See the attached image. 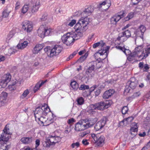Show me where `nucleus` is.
<instances>
[{"instance_id": "f257e3e1", "label": "nucleus", "mask_w": 150, "mask_h": 150, "mask_svg": "<svg viewBox=\"0 0 150 150\" xmlns=\"http://www.w3.org/2000/svg\"><path fill=\"white\" fill-rule=\"evenodd\" d=\"M89 23L88 18H84L82 17L75 25L74 29L76 31L78 30L85 31L87 29V26Z\"/></svg>"}, {"instance_id": "f03ea898", "label": "nucleus", "mask_w": 150, "mask_h": 150, "mask_svg": "<svg viewBox=\"0 0 150 150\" xmlns=\"http://www.w3.org/2000/svg\"><path fill=\"white\" fill-rule=\"evenodd\" d=\"M44 50L49 57H52L58 55L61 52L62 48L59 45H56L52 49L47 47L45 48Z\"/></svg>"}, {"instance_id": "7ed1b4c3", "label": "nucleus", "mask_w": 150, "mask_h": 150, "mask_svg": "<svg viewBox=\"0 0 150 150\" xmlns=\"http://www.w3.org/2000/svg\"><path fill=\"white\" fill-rule=\"evenodd\" d=\"M146 30V28L144 26L141 25L134 31V34L132 35V38H135V41L136 43H137V39L139 38H140L141 40L143 39L144 33Z\"/></svg>"}, {"instance_id": "20e7f679", "label": "nucleus", "mask_w": 150, "mask_h": 150, "mask_svg": "<svg viewBox=\"0 0 150 150\" xmlns=\"http://www.w3.org/2000/svg\"><path fill=\"white\" fill-rule=\"evenodd\" d=\"M51 31V29L45 25H41L37 31L38 35L41 38H44L48 35Z\"/></svg>"}, {"instance_id": "39448f33", "label": "nucleus", "mask_w": 150, "mask_h": 150, "mask_svg": "<svg viewBox=\"0 0 150 150\" xmlns=\"http://www.w3.org/2000/svg\"><path fill=\"white\" fill-rule=\"evenodd\" d=\"M59 137L57 136H50L47 138V141L43 143L44 147H49L50 146L54 145L60 140Z\"/></svg>"}, {"instance_id": "423d86ee", "label": "nucleus", "mask_w": 150, "mask_h": 150, "mask_svg": "<svg viewBox=\"0 0 150 150\" xmlns=\"http://www.w3.org/2000/svg\"><path fill=\"white\" fill-rule=\"evenodd\" d=\"M138 83V81L136 80L134 77L131 78L130 80L127 83V85L126 86L125 89V91L127 93L129 92L130 88L132 89H134L137 86Z\"/></svg>"}, {"instance_id": "0eeeda50", "label": "nucleus", "mask_w": 150, "mask_h": 150, "mask_svg": "<svg viewBox=\"0 0 150 150\" xmlns=\"http://www.w3.org/2000/svg\"><path fill=\"white\" fill-rule=\"evenodd\" d=\"M92 141L96 143L98 146H102L104 144L105 138L103 136H100L98 134H91Z\"/></svg>"}, {"instance_id": "6e6552de", "label": "nucleus", "mask_w": 150, "mask_h": 150, "mask_svg": "<svg viewBox=\"0 0 150 150\" xmlns=\"http://www.w3.org/2000/svg\"><path fill=\"white\" fill-rule=\"evenodd\" d=\"M9 130V129H7L6 127L4 128L3 130V132L1 134L0 137V142L1 143H3L6 144L8 141L11 135Z\"/></svg>"}, {"instance_id": "1a4fd4ad", "label": "nucleus", "mask_w": 150, "mask_h": 150, "mask_svg": "<svg viewBox=\"0 0 150 150\" xmlns=\"http://www.w3.org/2000/svg\"><path fill=\"white\" fill-rule=\"evenodd\" d=\"M73 34L70 33L64 35L62 37V42L66 45H70L73 43L74 40L73 38Z\"/></svg>"}, {"instance_id": "9d476101", "label": "nucleus", "mask_w": 150, "mask_h": 150, "mask_svg": "<svg viewBox=\"0 0 150 150\" xmlns=\"http://www.w3.org/2000/svg\"><path fill=\"white\" fill-rule=\"evenodd\" d=\"M11 77V75L9 73L0 76V88L6 87L10 81Z\"/></svg>"}, {"instance_id": "9b49d317", "label": "nucleus", "mask_w": 150, "mask_h": 150, "mask_svg": "<svg viewBox=\"0 0 150 150\" xmlns=\"http://www.w3.org/2000/svg\"><path fill=\"white\" fill-rule=\"evenodd\" d=\"M142 47L141 45L138 46L136 47L134 51L131 53L130 56L128 57V59L129 61H131L130 59L131 57H134L139 56V54L142 52Z\"/></svg>"}, {"instance_id": "f8f14e48", "label": "nucleus", "mask_w": 150, "mask_h": 150, "mask_svg": "<svg viewBox=\"0 0 150 150\" xmlns=\"http://www.w3.org/2000/svg\"><path fill=\"white\" fill-rule=\"evenodd\" d=\"M110 106L108 101H106L105 102H101L96 103L97 109L99 110H103L107 108Z\"/></svg>"}, {"instance_id": "ddd939ff", "label": "nucleus", "mask_w": 150, "mask_h": 150, "mask_svg": "<svg viewBox=\"0 0 150 150\" xmlns=\"http://www.w3.org/2000/svg\"><path fill=\"white\" fill-rule=\"evenodd\" d=\"M106 123V118H104L102 119L95 125L94 126L95 130L96 131L100 130L104 127Z\"/></svg>"}, {"instance_id": "4468645a", "label": "nucleus", "mask_w": 150, "mask_h": 150, "mask_svg": "<svg viewBox=\"0 0 150 150\" xmlns=\"http://www.w3.org/2000/svg\"><path fill=\"white\" fill-rule=\"evenodd\" d=\"M22 24V28L25 31L29 33L32 30L33 25L28 21H25Z\"/></svg>"}, {"instance_id": "2eb2a0df", "label": "nucleus", "mask_w": 150, "mask_h": 150, "mask_svg": "<svg viewBox=\"0 0 150 150\" xmlns=\"http://www.w3.org/2000/svg\"><path fill=\"white\" fill-rule=\"evenodd\" d=\"M125 13L123 12L122 14L120 15L115 14L110 19L111 22L112 24L116 25L117 22L118 21L122 18L124 16Z\"/></svg>"}, {"instance_id": "dca6fc26", "label": "nucleus", "mask_w": 150, "mask_h": 150, "mask_svg": "<svg viewBox=\"0 0 150 150\" xmlns=\"http://www.w3.org/2000/svg\"><path fill=\"white\" fill-rule=\"evenodd\" d=\"M89 65L92 67L94 70H96L100 68L102 66V63L100 62L95 61L90 62L88 64Z\"/></svg>"}, {"instance_id": "f3484780", "label": "nucleus", "mask_w": 150, "mask_h": 150, "mask_svg": "<svg viewBox=\"0 0 150 150\" xmlns=\"http://www.w3.org/2000/svg\"><path fill=\"white\" fill-rule=\"evenodd\" d=\"M7 96V93L6 92H3L0 95V107L4 105L6 103Z\"/></svg>"}, {"instance_id": "a211bd4d", "label": "nucleus", "mask_w": 150, "mask_h": 150, "mask_svg": "<svg viewBox=\"0 0 150 150\" xmlns=\"http://www.w3.org/2000/svg\"><path fill=\"white\" fill-rule=\"evenodd\" d=\"M93 9L91 6H89L87 8H86L81 13V15L83 16L84 18H88L87 16L93 11Z\"/></svg>"}, {"instance_id": "6ab92c4d", "label": "nucleus", "mask_w": 150, "mask_h": 150, "mask_svg": "<svg viewBox=\"0 0 150 150\" xmlns=\"http://www.w3.org/2000/svg\"><path fill=\"white\" fill-rule=\"evenodd\" d=\"M44 115H41V116H38L36 117V120L38 121L39 123L41 124H43V125H48L49 124H47L46 122L47 120V119L43 116Z\"/></svg>"}, {"instance_id": "aec40b11", "label": "nucleus", "mask_w": 150, "mask_h": 150, "mask_svg": "<svg viewBox=\"0 0 150 150\" xmlns=\"http://www.w3.org/2000/svg\"><path fill=\"white\" fill-rule=\"evenodd\" d=\"M115 92L114 90L112 89H109L105 91L103 95V98L104 99H107L110 97Z\"/></svg>"}, {"instance_id": "412c9836", "label": "nucleus", "mask_w": 150, "mask_h": 150, "mask_svg": "<svg viewBox=\"0 0 150 150\" xmlns=\"http://www.w3.org/2000/svg\"><path fill=\"white\" fill-rule=\"evenodd\" d=\"M87 128L86 125H83L78 122L76 124L75 130L77 131H80L84 130Z\"/></svg>"}, {"instance_id": "4be33fe9", "label": "nucleus", "mask_w": 150, "mask_h": 150, "mask_svg": "<svg viewBox=\"0 0 150 150\" xmlns=\"http://www.w3.org/2000/svg\"><path fill=\"white\" fill-rule=\"evenodd\" d=\"M139 68L144 72H147L150 68L149 66L147 64H144L143 62H140L139 64Z\"/></svg>"}, {"instance_id": "5701e85b", "label": "nucleus", "mask_w": 150, "mask_h": 150, "mask_svg": "<svg viewBox=\"0 0 150 150\" xmlns=\"http://www.w3.org/2000/svg\"><path fill=\"white\" fill-rule=\"evenodd\" d=\"M98 119L97 118H90L87 120V123L86 124V127L87 128L92 127L97 121Z\"/></svg>"}, {"instance_id": "b1692460", "label": "nucleus", "mask_w": 150, "mask_h": 150, "mask_svg": "<svg viewBox=\"0 0 150 150\" xmlns=\"http://www.w3.org/2000/svg\"><path fill=\"white\" fill-rule=\"evenodd\" d=\"M43 108L42 107H38L36 108L35 111L34 112L36 120V117L38 116L43 115Z\"/></svg>"}, {"instance_id": "393cba45", "label": "nucleus", "mask_w": 150, "mask_h": 150, "mask_svg": "<svg viewBox=\"0 0 150 150\" xmlns=\"http://www.w3.org/2000/svg\"><path fill=\"white\" fill-rule=\"evenodd\" d=\"M134 119V117H130L125 119H124L123 120L120 122V125L123 126L125 124L126 125L130 123Z\"/></svg>"}, {"instance_id": "a878e982", "label": "nucleus", "mask_w": 150, "mask_h": 150, "mask_svg": "<svg viewBox=\"0 0 150 150\" xmlns=\"http://www.w3.org/2000/svg\"><path fill=\"white\" fill-rule=\"evenodd\" d=\"M149 54H150V45L147 46V47L145 49V52H143V53H142V54L139 56V57L140 58L141 57H143L142 58V59H144V57H147Z\"/></svg>"}, {"instance_id": "bb28decb", "label": "nucleus", "mask_w": 150, "mask_h": 150, "mask_svg": "<svg viewBox=\"0 0 150 150\" xmlns=\"http://www.w3.org/2000/svg\"><path fill=\"white\" fill-rule=\"evenodd\" d=\"M43 48V45L42 44H37L34 47L33 50V53L34 54H36L42 50Z\"/></svg>"}, {"instance_id": "cd10ccee", "label": "nucleus", "mask_w": 150, "mask_h": 150, "mask_svg": "<svg viewBox=\"0 0 150 150\" xmlns=\"http://www.w3.org/2000/svg\"><path fill=\"white\" fill-rule=\"evenodd\" d=\"M33 139V138L32 137H24L22 138L21 139V141L23 143L27 144L31 143Z\"/></svg>"}, {"instance_id": "c85d7f7f", "label": "nucleus", "mask_w": 150, "mask_h": 150, "mask_svg": "<svg viewBox=\"0 0 150 150\" xmlns=\"http://www.w3.org/2000/svg\"><path fill=\"white\" fill-rule=\"evenodd\" d=\"M27 41H25L23 42L19 43L17 46V47L19 49H23L25 48L28 45Z\"/></svg>"}, {"instance_id": "c756f323", "label": "nucleus", "mask_w": 150, "mask_h": 150, "mask_svg": "<svg viewBox=\"0 0 150 150\" xmlns=\"http://www.w3.org/2000/svg\"><path fill=\"white\" fill-rule=\"evenodd\" d=\"M120 37H119V38L124 35L127 39L131 36V32L129 30H127L124 32L120 33Z\"/></svg>"}, {"instance_id": "7c9ffc66", "label": "nucleus", "mask_w": 150, "mask_h": 150, "mask_svg": "<svg viewBox=\"0 0 150 150\" xmlns=\"http://www.w3.org/2000/svg\"><path fill=\"white\" fill-rule=\"evenodd\" d=\"M105 45V43L103 42V41H101L100 42L94 43L93 45V48H95L99 46L103 47Z\"/></svg>"}, {"instance_id": "2f4dec72", "label": "nucleus", "mask_w": 150, "mask_h": 150, "mask_svg": "<svg viewBox=\"0 0 150 150\" xmlns=\"http://www.w3.org/2000/svg\"><path fill=\"white\" fill-rule=\"evenodd\" d=\"M107 49H101V50H99L98 53H99L100 55H105L104 58L103 59L104 60L105 58H106L107 56Z\"/></svg>"}, {"instance_id": "473e14b6", "label": "nucleus", "mask_w": 150, "mask_h": 150, "mask_svg": "<svg viewBox=\"0 0 150 150\" xmlns=\"http://www.w3.org/2000/svg\"><path fill=\"white\" fill-rule=\"evenodd\" d=\"M70 84L71 87L75 90H77L79 87L78 84L76 81L71 82Z\"/></svg>"}, {"instance_id": "72a5a7b5", "label": "nucleus", "mask_w": 150, "mask_h": 150, "mask_svg": "<svg viewBox=\"0 0 150 150\" xmlns=\"http://www.w3.org/2000/svg\"><path fill=\"white\" fill-rule=\"evenodd\" d=\"M89 67L86 70V74L88 75H91V73L93 71H94V69L91 67L90 66L88 65Z\"/></svg>"}, {"instance_id": "f704fd0d", "label": "nucleus", "mask_w": 150, "mask_h": 150, "mask_svg": "<svg viewBox=\"0 0 150 150\" xmlns=\"http://www.w3.org/2000/svg\"><path fill=\"white\" fill-rule=\"evenodd\" d=\"M15 32L14 30H12L10 31L7 36V39L8 40H10L14 35Z\"/></svg>"}, {"instance_id": "c9c22d12", "label": "nucleus", "mask_w": 150, "mask_h": 150, "mask_svg": "<svg viewBox=\"0 0 150 150\" xmlns=\"http://www.w3.org/2000/svg\"><path fill=\"white\" fill-rule=\"evenodd\" d=\"M43 108V115H46L50 111V109L49 107H47L46 108L42 106Z\"/></svg>"}, {"instance_id": "e433bc0d", "label": "nucleus", "mask_w": 150, "mask_h": 150, "mask_svg": "<svg viewBox=\"0 0 150 150\" xmlns=\"http://www.w3.org/2000/svg\"><path fill=\"white\" fill-rule=\"evenodd\" d=\"M39 7V6L38 4H35L32 7L31 9L32 12L33 13L37 11H38Z\"/></svg>"}, {"instance_id": "4c0bfd02", "label": "nucleus", "mask_w": 150, "mask_h": 150, "mask_svg": "<svg viewBox=\"0 0 150 150\" xmlns=\"http://www.w3.org/2000/svg\"><path fill=\"white\" fill-rule=\"evenodd\" d=\"M120 36L119 33L118 35V36L117 38V40L119 41H120L122 42H124L127 39V38H126L124 35H123V36H122V37H120V38H119V37H120Z\"/></svg>"}, {"instance_id": "58836bf2", "label": "nucleus", "mask_w": 150, "mask_h": 150, "mask_svg": "<svg viewBox=\"0 0 150 150\" xmlns=\"http://www.w3.org/2000/svg\"><path fill=\"white\" fill-rule=\"evenodd\" d=\"M29 6L28 5H25L23 7L22 9V12L23 13H26L28 10Z\"/></svg>"}, {"instance_id": "ea45409f", "label": "nucleus", "mask_w": 150, "mask_h": 150, "mask_svg": "<svg viewBox=\"0 0 150 150\" xmlns=\"http://www.w3.org/2000/svg\"><path fill=\"white\" fill-rule=\"evenodd\" d=\"M88 56V54L86 53L83 56H81L78 59V61L79 62H82L84 61L86 58Z\"/></svg>"}, {"instance_id": "a19ab883", "label": "nucleus", "mask_w": 150, "mask_h": 150, "mask_svg": "<svg viewBox=\"0 0 150 150\" xmlns=\"http://www.w3.org/2000/svg\"><path fill=\"white\" fill-rule=\"evenodd\" d=\"M89 88V87L88 85H86L84 84L81 85L79 89L80 90H84L85 89H88Z\"/></svg>"}, {"instance_id": "79ce46f5", "label": "nucleus", "mask_w": 150, "mask_h": 150, "mask_svg": "<svg viewBox=\"0 0 150 150\" xmlns=\"http://www.w3.org/2000/svg\"><path fill=\"white\" fill-rule=\"evenodd\" d=\"M9 13V12L7 9H5L3 12L2 16L4 18H6L8 16Z\"/></svg>"}, {"instance_id": "37998d69", "label": "nucleus", "mask_w": 150, "mask_h": 150, "mask_svg": "<svg viewBox=\"0 0 150 150\" xmlns=\"http://www.w3.org/2000/svg\"><path fill=\"white\" fill-rule=\"evenodd\" d=\"M135 124V127H131L130 129V133L131 134H132V132H136L137 131V124L135 123H134Z\"/></svg>"}, {"instance_id": "c03bdc74", "label": "nucleus", "mask_w": 150, "mask_h": 150, "mask_svg": "<svg viewBox=\"0 0 150 150\" xmlns=\"http://www.w3.org/2000/svg\"><path fill=\"white\" fill-rule=\"evenodd\" d=\"M76 100L78 104L79 105H81L83 104L84 102V100L82 97L79 98L77 99Z\"/></svg>"}, {"instance_id": "a18cd8bd", "label": "nucleus", "mask_w": 150, "mask_h": 150, "mask_svg": "<svg viewBox=\"0 0 150 150\" xmlns=\"http://www.w3.org/2000/svg\"><path fill=\"white\" fill-rule=\"evenodd\" d=\"M40 81L38 82L35 85L33 88L34 92L35 93L41 87L40 86Z\"/></svg>"}, {"instance_id": "49530a36", "label": "nucleus", "mask_w": 150, "mask_h": 150, "mask_svg": "<svg viewBox=\"0 0 150 150\" xmlns=\"http://www.w3.org/2000/svg\"><path fill=\"white\" fill-rule=\"evenodd\" d=\"M134 16V13L133 12H131L129 13L128 16L125 18V19L126 21H128L130 19L133 18Z\"/></svg>"}, {"instance_id": "de8ad7c7", "label": "nucleus", "mask_w": 150, "mask_h": 150, "mask_svg": "<svg viewBox=\"0 0 150 150\" xmlns=\"http://www.w3.org/2000/svg\"><path fill=\"white\" fill-rule=\"evenodd\" d=\"M76 23V20L75 19H73L70 21L67 25L70 27H72Z\"/></svg>"}, {"instance_id": "09e8293b", "label": "nucleus", "mask_w": 150, "mask_h": 150, "mask_svg": "<svg viewBox=\"0 0 150 150\" xmlns=\"http://www.w3.org/2000/svg\"><path fill=\"white\" fill-rule=\"evenodd\" d=\"M128 108L127 106H124L122 110V114H126L128 111Z\"/></svg>"}, {"instance_id": "8fccbe9b", "label": "nucleus", "mask_w": 150, "mask_h": 150, "mask_svg": "<svg viewBox=\"0 0 150 150\" xmlns=\"http://www.w3.org/2000/svg\"><path fill=\"white\" fill-rule=\"evenodd\" d=\"M29 92L28 89H26L25 90L23 93L22 94L21 97L23 98L25 97L27 95L29 94Z\"/></svg>"}, {"instance_id": "3c124183", "label": "nucleus", "mask_w": 150, "mask_h": 150, "mask_svg": "<svg viewBox=\"0 0 150 150\" xmlns=\"http://www.w3.org/2000/svg\"><path fill=\"white\" fill-rule=\"evenodd\" d=\"M15 85V83H13L12 85H10L8 86V88L9 91H12L16 89V88L14 86Z\"/></svg>"}, {"instance_id": "603ef678", "label": "nucleus", "mask_w": 150, "mask_h": 150, "mask_svg": "<svg viewBox=\"0 0 150 150\" xmlns=\"http://www.w3.org/2000/svg\"><path fill=\"white\" fill-rule=\"evenodd\" d=\"M121 48L120 49V50H122V51L126 55H127L128 54H127V53L126 52L127 51L128 52V53H129V50H127L124 47H121Z\"/></svg>"}, {"instance_id": "864d4df0", "label": "nucleus", "mask_w": 150, "mask_h": 150, "mask_svg": "<svg viewBox=\"0 0 150 150\" xmlns=\"http://www.w3.org/2000/svg\"><path fill=\"white\" fill-rule=\"evenodd\" d=\"M79 146V142H77L76 143H73L71 145V147L73 148H76L78 147Z\"/></svg>"}, {"instance_id": "5fc2aeb1", "label": "nucleus", "mask_w": 150, "mask_h": 150, "mask_svg": "<svg viewBox=\"0 0 150 150\" xmlns=\"http://www.w3.org/2000/svg\"><path fill=\"white\" fill-rule=\"evenodd\" d=\"M140 94L141 93L139 92H138L134 93L133 95L132 96V98H134L135 97L139 96Z\"/></svg>"}, {"instance_id": "6e6d98bb", "label": "nucleus", "mask_w": 150, "mask_h": 150, "mask_svg": "<svg viewBox=\"0 0 150 150\" xmlns=\"http://www.w3.org/2000/svg\"><path fill=\"white\" fill-rule=\"evenodd\" d=\"M107 1V0H105L100 3L99 5H98V7L99 8L102 7L103 5H105L106 4Z\"/></svg>"}, {"instance_id": "4d7b16f0", "label": "nucleus", "mask_w": 150, "mask_h": 150, "mask_svg": "<svg viewBox=\"0 0 150 150\" xmlns=\"http://www.w3.org/2000/svg\"><path fill=\"white\" fill-rule=\"evenodd\" d=\"M90 109L92 110H96L97 109V107H96V103L95 104H91L90 105Z\"/></svg>"}, {"instance_id": "13d9d810", "label": "nucleus", "mask_w": 150, "mask_h": 150, "mask_svg": "<svg viewBox=\"0 0 150 150\" xmlns=\"http://www.w3.org/2000/svg\"><path fill=\"white\" fill-rule=\"evenodd\" d=\"M74 122H75L74 120L72 118L68 120V123L70 124V126H71Z\"/></svg>"}, {"instance_id": "bf43d9fd", "label": "nucleus", "mask_w": 150, "mask_h": 150, "mask_svg": "<svg viewBox=\"0 0 150 150\" xmlns=\"http://www.w3.org/2000/svg\"><path fill=\"white\" fill-rule=\"evenodd\" d=\"M144 4L145 6H148L150 5V0H149L148 1H147L146 0H145Z\"/></svg>"}, {"instance_id": "052dcab7", "label": "nucleus", "mask_w": 150, "mask_h": 150, "mask_svg": "<svg viewBox=\"0 0 150 150\" xmlns=\"http://www.w3.org/2000/svg\"><path fill=\"white\" fill-rule=\"evenodd\" d=\"M73 34V38H74V40H77L79 39V37L77 35V34L75 33H72Z\"/></svg>"}, {"instance_id": "680f3d73", "label": "nucleus", "mask_w": 150, "mask_h": 150, "mask_svg": "<svg viewBox=\"0 0 150 150\" xmlns=\"http://www.w3.org/2000/svg\"><path fill=\"white\" fill-rule=\"evenodd\" d=\"M131 1L133 5H136L137 4L141 1V0H131Z\"/></svg>"}, {"instance_id": "e2e57ef3", "label": "nucleus", "mask_w": 150, "mask_h": 150, "mask_svg": "<svg viewBox=\"0 0 150 150\" xmlns=\"http://www.w3.org/2000/svg\"><path fill=\"white\" fill-rule=\"evenodd\" d=\"M97 86L96 85H95L89 88V91L90 92H91L93 91L96 87Z\"/></svg>"}, {"instance_id": "0e129e2a", "label": "nucleus", "mask_w": 150, "mask_h": 150, "mask_svg": "<svg viewBox=\"0 0 150 150\" xmlns=\"http://www.w3.org/2000/svg\"><path fill=\"white\" fill-rule=\"evenodd\" d=\"M78 51H74L72 53V54L70 55L69 56L70 58L72 59L73 58L74 56L77 53Z\"/></svg>"}, {"instance_id": "69168bd1", "label": "nucleus", "mask_w": 150, "mask_h": 150, "mask_svg": "<svg viewBox=\"0 0 150 150\" xmlns=\"http://www.w3.org/2000/svg\"><path fill=\"white\" fill-rule=\"evenodd\" d=\"M6 59V57L4 56L0 55V62L4 61Z\"/></svg>"}, {"instance_id": "338daca9", "label": "nucleus", "mask_w": 150, "mask_h": 150, "mask_svg": "<svg viewBox=\"0 0 150 150\" xmlns=\"http://www.w3.org/2000/svg\"><path fill=\"white\" fill-rule=\"evenodd\" d=\"M40 141L38 139H37L35 141V147L37 148L40 145Z\"/></svg>"}, {"instance_id": "774afa93", "label": "nucleus", "mask_w": 150, "mask_h": 150, "mask_svg": "<svg viewBox=\"0 0 150 150\" xmlns=\"http://www.w3.org/2000/svg\"><path fill=\"white\" fill-rule=\"evenodd\" d=\"M100 90L98 89L96 91H95V94L96 96H98L100 93Z\"/></svg>"}]
</instances>
